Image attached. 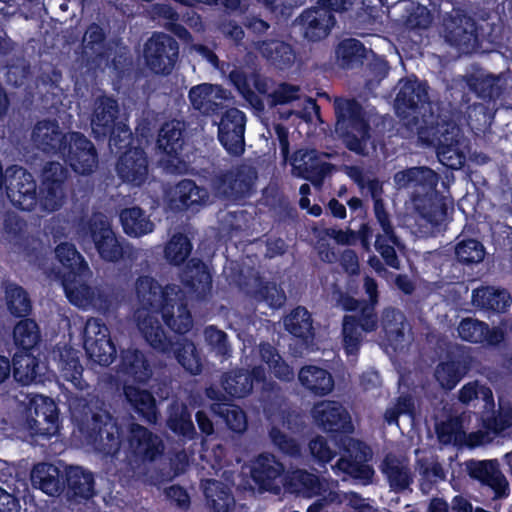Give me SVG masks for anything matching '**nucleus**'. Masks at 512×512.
I'll list each match as a JSON object with an SVG mask.
<instances>
[{
    "label": "nucleus",
    "mask_w": 512,
    "mask_h": 512,
    "mask_svg": "<svg viewBox=\"0 0 512 512\" xmlns=\"http://www.w3.org/2000/svg\"><path fill=\"white\" fill-rule=\"evenodd\" d=\"M399 243L398 236L395 232H392L391 234H378L374 244L375 249L379 252L385 264L394 269L400 268V260L394 248Z\"/></svg>",
    "instance_id": "bf43d9fd"
},
{
    "label": "nucleus",
    "mask_w": 512,
    "mask_h": 512,
    "mask_svg": "<svg viewBox=\"0 0 512 512\" xmlns=\"http://www.w3.org/2000/svg\"><path fill=\"white\" fill-rule=\"evenodd\" d=\"M186 146L185 124L179 120L163 123L157 138V147L167 157L178 162H184Z\"/></svg>",
    "instance_id": "cd10ccee"
},
{
    "label": "nucleus",
    "mask_w": 512,
    "mask_h": 512,
    "mask_svg": "<svg viewBox=\"0 0 512 512\" xmlns=\"http://www.w3.org/2000/svg\"><path fill=\"white\" fill-rule=\"evenodd\" d=\"M180 282L188 294L203 300L212 289V274L200 258H191L180 272Z\"/></svg>",
    "instance_id": "393cba45"
},
{
    "label": "nucleus",
    "mask_w": 512,
    "mask_h": 512,
    "mask_svg": "<svg viewBox=\"0 0 512 512\" xmlns=\"http://www.w3.org/2000/svg\"><path fill=\"white\" fill-rule=\"evenodd\" d=\"M284 327L292 336L303 341H307L314 336L311 314L303 306L294 308L284 318Z\"/></svg>",
    "instance_id": "09e8293b"
},
{
    "label": "nucleus",
    "mask_w": 512,
    "mask_h": 512,
    "mask_svg": "<svg viewBox=\"0 0 512 512\" xmlns=\"http://www.w3.org/2000/svg\"><path fill=\"white\" fill-rule=\"evenodd\" d=\"M72 416L87 444L106 456H116L127 443L128 451L142 462L154 461L163 453V442L148 428L130 423L128 429L109 412L99 398L82 399Z\"/></svg>",
    "instance_id": "f257e3e1"
},
{
    "label": "nucleus",
    "mask_w": 512,
    "mask_h": 512,
    "mask_svg": "<svg viewBox=\"0 0 512 512\" xmlns=\"http://www.w3.org/2000/svg\"><path fill=\"white\" fill-rule=\"evenodd\" d=\"M261 360L266 363L271 373L281 381H292L295 373L293 368L285 362L278 350L269 342L259 344Z\"/></svg>",
    "instance_id": "8fccbe9b"
},
{
    "label": "nucleus",
    "mask_w": 512,
    "mask_h": 512,
    "mask_svg": "<svg viewBox=\"0 0 512 512\" xmlns=\"http://www.w3.org/2000/svg\"><path fill=\"white\" fill-rule=\"evenodd\" d=\"M298 380L302 387L314 396H326L334 388V379L331 373L315 365H306L298 373Z\"/></svg>",
    "instance_id": "4c0bfd02"
},
{
    "label": "nucleus",
    "mask_w": 512,
    "mask_h": 512,
    "mask_svg": "<svg viewBox=\"0 0 512 512\" xmlns=\"http://www.w3.org/2000/svg\"><path fill=\"white\" fill-rule=\"evenodd\" d=\"M139 303L147 311L160 314L165 325L175 334L184 335L193 326L184 292L176 285L164 288L149 275L139 276L135 283Z\"/></svg>",
    "instance_id": "20e7f679"
},
{
    "label": "nucleus",
    "mask_w": 512,
    "mask_h": 512,
    "mask_svg": "<svg viewBox=\"0 0 512 512\" xmlns=\"http://www.w3.org/2000/svg\"><path fill=\"white\" fill-rule=\"evenodd\" d=\"M77 232L83 242L94 245L99 257L105 262L118 263L133 254L132 245L113 230L109 220L102 214L81 221Z\"/></svg>",
    "instance_id": "6e6552de"
},
{
    "label": "nucleus",
    "mask_w": 512,
    "mask_h": 512,
    "mask_svg": "<svg viewBox=\"0 0 512 512\" xmlns=\"http://www.w3.org/2000/svg\"><path fill=\"white\" fill-rule=\"evenodd\" d=\"M27 429L32 437L49 440L59 431V410L47 396L34 395L26 408Z\"/></svg>",
    "instance_id": "ddd939ff"
},
{
    "label": "nucleus",
    "mask_w": 512,
    "mask_h": 512,
    "mask_svg": "<svg viewBox=\"0 0 512 512\" xmlns=\"http://www.w3.org/2000/svg\"><path fill=\"white\" fill-rule=\"evenodd\" d=\"M336 132L345 147L357 155L367 154V143L371 139L369 117L355 98H336L334 101Z\"/></svg>",
    "instance_id": "423d86ee"
},
{
    "label": "nucleus",
    "mask_w": 512,
    "mask_h": 512,
    "mask_svg": "<svg viewBox=\"0 0 512 512\" xmlns=\"http://www.w3.org/2000/svg\"><path fill=\"white\" fill-rule=\"evenodd\" d=\"M369 51L358 39L347 38L338 43L335 55L339 65L344 69L363 66L368 59Z\"/></svg>",
    "instance_id": "49530a36"
},
{
    "label": "nucleus",
    "mask_w": 512,
    "mask_h": 512,
    "mask_svg": "<svg viewBox=\"0 0 512 512\" xmlns=\"http://www.w3.org/2000/svg\"><path fill=\"white\" fill-rule=\"evenodd\" d=\"M481 398L488 401L493 398L489 387L481 384L479 381H471L462 386L458 393V399L463 404H469L471 401Z\"/></svg>",
    "instance_id": "338daca9"
},
{
    "label": "nucleus",
    "mask_w": 512,
    "mask_h": 512,
    "mask_svg": "<svg viewBox=\"0 0 512 512\" xmlns=\"http://www.w3.org/2000/svg\"><path fill=\"white\" fill-rule=\"evenodd\" d=\"M413 200L417 213L428 223L438 225L445 219L447 199L438 191L415 196Z\"/></svg>",
    "instance_id": "e433bc0d"
},
{
    "label": "nucleus",
    "mask_w": 512,
    "mask_h": 512,
    "mask_svg": "<svg viewBox=\"0 0 512 512\" xmlns=\"http://www.w3.org/2000/svg\"><path fill=\"white\" fill-rule=\"evenodd\" d=\"M439 175L426 166L410 167L394 175L395 183L400 187H421L425 193L437 191Z\"/></svg>",
    "instance_id": "72a5a7b5"
},
{
    "label": "nucleus",
    "mask_w": 512,
    "mask_h": 512,
    "mask_svg": "<svg viewBox=\"0 0 512 512\" xmlns=\"http://www.w3.org/2000/svg\"><path fill=\"white\" fill-rule=\"evenodd\" d=\"M84 349L93 362L107 367L114 362L117 349L110 330L100 319H90L84 329Z\"/></svg>",
    "instance_id": "dca6fc26"
},
{
    "label": "nucleus",
    "mask_w": 512,
    "mask_h": 512,
    "mask_svg": "<svg viewBox=\"0 0 512 512\" xmlns=\"http://www.w3.org/2000/svg\"><path fill=\"white\" fill-rule=\"evenodd\" d=\"M468 475L483 486L489 487L494 497L499 499L508 496L509 483L500 469L497 459L470 460L466 463Z\"/></svg>",
    "instance_id": "412c9836"
},
{
    "label": "nucleus",
    "mask_w": 512,
    "mask_h": 512,
    "mask_svg": "<svg viewBox=\"0 0 512 512\" xmlns=\"http://www.w3.org/2000/svg\"><path fill=\"white\" fill-rule=\"evenodd\" d=\"M108 144L112 151L117 154H122L130 147H133V135L130 128L124 124L119 122L118 125L115 126L113 133L107 135Z\"/></svg>",
    "instance_id": "69168bd1"
},
{
    "label": "nucleus",
    "mask_w": 512,
    "mask_h": 512,
    "mask_svg": "<svg viewBox=\"0 0 512 512\" xmlns=\"http://www.w3.org/2000/svg\"><path fill=\"white\" fill-rule=\"evenodd\" d=\"M293 481L297 490L306 497H314L320 494L322 484L317 475L306 470H296L293 473Z\"/></svg>",
    "instance_id": "0e129e2a"
},
{
    "label": "nucleus",
    "mask_w": 512,
    "mask_h": 512,
    "mask_svg": "<svg viewBox=\"0 0 512 512\" xmlns=\"http://www.w3.org/2000/svg\"><path fill=\"white\" fill-rule=\"evenodd\" d=\"M395 109L399 117L418 121L432 115L433 103L429 97V85L426 81L405 78L399 82V91L395 98ZM418 128L419 140L427 146L437 147L440 160L451 169L460 168L465 162L464 154L459 150V128L452 121H436Z\"/></svg>",
    "instance_id": "f03ea898"
},
{
    "label": "nucleus",
    "mask_w": 512,
    "mask_h": 512,
    "mask_svg": "<svg viewBox=\"0 0 512 512\" xmlns=\"http://www.w3.org/2000/svg\"><path fill=\"white\" fill-rule=\"evenodd\" d=\"M257 171L247 164H238L219 172L212 180L215 195L230 203H240L255 191Z\"/></svg>",
    "instance_id": "9d476101"
},
{
    "label": "nucleus",
    "mask_w": 512,
    "mask_h": 512,
    "mask_svg": "<svg viewBox=\"0 0 512 512\" xmlns=\"http://www.w3.org/2000/svg\"><path fill=\"white\" fill-rule=\"evenodd\" d=\"M123 394L130 409L137 414L141 421L148 424H156L159 411L154 395L134 385H124Z\"/></svg>",
    "instance_id": "7c9ffc66"
},
{
    "label": "nucleus",
    "mask_w": 512,
    "mask_h": 512,
    "mask_svg": "<svg viewBox=\"0 0 512 512\" xmlns=\"http://www.w3.org/2000/svg\"><path fill=\"white\" fill-rule=\"evenodd\" d=\"M193 249L190 239L183 233H175L164 249L167 262L173 266H180L188 259Z\"/></svg>",
    "instance_id": "4d7b16f0"
},
{
    "label": "nucleus",
    "mask_w": 512,
    "mask_h": 512,
    "mask_svg": "<svg viewBox=\"0 0 512 512\" xmlns=\"http://www.w3.org/2000/svg\"><path fill=\"white\" fill-rule=\"evenodd\" d=\"M454 253L458 263L471 266L483 261L486 250L483 243L479 240L464 238L455 245Z\"/></svg>",
    "instance_id": "6e6d98bb"
},
{
    "label": "nucleus",
    "mask_w": 512,
    "mask_h": 512,
    "mask_svg": "<svg viewBox=\"0 0 512 512\" xmlns=\"http://www.w3.org/2000/svg\"><path fill=\"white\" fill-rule=\"evenodd\" d=\"M284 465L271 454H260L252 468L251 478L260 492H280Z\"/></svg>",
    "instance_id": "a878e982"
},
{
    "label": "nucleus",
    "mask_w": 512,
    "mask_h": 512,
    "mask_svg": "<svg viewBox=\"0 0 512 512\" xmlns=\"http://www.w3.org/2000/svg\"><path fill=\"white\" fill-rule=\"evenodd\" d=\"M208 197L206 188L198 186L194 180L185 178L175 185L171 203L176 209L186 211L205 204Z\"/></svg>",
    "instance_id": "f704fd0d"
},
{
    "label": "nucleus",
    "mask_w": 512,
    "mask_h": 512,
    "mask_svg": "<svg viewBox=\"0 0 512 512\" xmlns=\"http://www.w3.org/2000/svg\"><path fill=\"white\" fill-rule=\"evenodd\" d=\"M69 501L82 503L96 495L95 479L92 472L80 466H70L65 470V489Z\"/></svg>",
    "instance_id": "c85d7f7f"
},
{
    "label": "nucleus",
    "mask_w": 512,
    "mask_h": 512,
    "mask_svg": "<svg viewBox=\"0 0 512 512\" xmlns=\"http://www.w3.org/2000/svg\"><path fill=\"white\" fill-rule=\"evenodd\" d=\"M138 328L145 341L155 351L164 354L174 351L177 362L185 371L194 376L201 374L202 359L192 340L182 338L175 343L173 338L167 335L158 319L149 315L138 320Z\"/></svg>",
    "instance_id": "0eeeda50"
},
{
    "label": "nucleus",
    "mask_w": 512,
    "mask_h": 512,
    "mask_svg": "<svg viewBox=\"0 0 512 512\" xmlns=\"http://www.w3.org/2000/svg\"><path fill=\"white\" fill-rule=\"evenodd\" d=\"M380 470L394 491L407 489L413 481L409 467L392 453L385 455Z\"/></svg>",
    "instance_id": "79ce46f5"
},
{
    "label": "nucleus",
    "mask_w": 512,
    "mask_h": 512,
    "mask_svg": "<svg viewBox=\"0 0 512 512\" xmlns=\"http://www.w3.org/2000/svg\"><path fill=\"white\" fill-rule=\"evenodd\" d=\"M31 481L49 496H59L65 489V473L51 463H38L31 471Z\"/></svg>",
    "instance_id": "473e14b6"
},
{
    "label": "nucleus",
    "mask_w": 512,
    "mask_h": 512,
    "mask_svg": "<svg viewBox=\"0 0 512 512\" xmlns=\"http://www.w3.org/2000/svg\"><path fill=\"white\" fill-rule=\"evenodd\" d=\"M32 139L38 149L47 154L59 155L63 153L68 133L61 130L57 120L44 119L35 125Z\"/></svg>",
    "instance_id": "c756f323"
},
{
    "label": "nucleus",
    "mask_w": 512,
    "mask_h": 512,
    "mask_svg": "<svg viewBox=\"0 0 512 512\" xmlns=\"http://www.w3.org/2000/svg\"><path fill=\"white\" fill-rule=\"evenodd\" d=\"M123 231L130 237H141L153 232L155 225L139 206L124 208L119 214Z\"/></svg>",
    "instance_id": "a18cd8bd"
},
{
    "label": "nucleus",
    "mask_w": 512,
    "mask_h": 512,
    "mask_svg": "<svg viewBox=\"0 0 512 512\" xmlns=\"http://www.w3.org/2000/svg\"><path fill=\"white\" fill-rule=\"evenodd\" d=\"M368 299H362L361 313L344 315L342 321L343 346L347 355H356L360 350L362 332L371 333L378 328L376 306L379 303L377 281L366 275L363 284Z\"/></svg>",
    "instance_id": "1a4fd4ad"
},
{
    "label": "nucleus",
    "mask_w": 512,
    "mask_h": 512,
    "mask_svg": "<svg viewBox=\"0 0 512 512\" xmlns=\"http://www.w3.org/2000/svg\"><path fill=\"white\" fill-rule=\"evenodd\" d=\"M167 427L175 434L187 439H194L196 430L191 418V412L185 404H172L169 407Z\"/></svg>",
    "instance_id": "3c124183"
},
{
    "label": "nucleus",
    "mask_w": 512,
    "mask_h": 512,
    "mask_svg": "<svg viewBox=\"0 0 512 512\" xmlns=\"http://www.w3.org/2000/svg\"><path fill=\"white\" fill-rule=\"evenodd\" d=\"M472 303L486 311L504 313L511 304V296L506 289L481 286L472 291Z\"/></svg>",
    "instance_id": "58836bf2"
},
{
    "label": "nucleus",
    "mask_w": 512,
    "mask_h": 512,
    "mask_svg": "<svg viewBox=\"0 0 512 512\" xmlns=\"http://www.w3.org/2000/svg\"><path fill=\"white\" fill-rule=\"evenodd\" d=\"M68 170L59 162H47L42 170L41 184L37 193V184L33 175L22 167L15 169L6 177L4 185L11 204L19 210L30 212L35 209L38 199L44 210H59L66 198Z\"/></svg>",
    "instance_id": "7ed1b4c3"
},
{
    "label": "nucleus",
    "mask_w": 512,
    "mask_h": 512,
    "mask_svg": "<svg viewBox=\"0 0 512 512\" xmlns=\"http://www.w3.org/2000/svg\"><path fill=\"white\" fill-rule=\"evenodd\" d=\"M259 50L264 58L281 70L289 68L295 60L293 47L281 40L263 41Z\"/></svg>",
    "instance_id": "de8ad7c7"
},
{
    "label": "nucleus",
    "mask_w": 512,
    "mask_h": 512,
    "mask_svg": "<svg viewBox=\"0 0 512 512\" xmlns=\"http://www.w3.org/2000/svg\"><path fill=\"white\" fill-rule=\"evenodd\" d=\"M472 363L473 357L464 346L450 347L444 358L435 367V380L443 389L451 391L468 374Z\"/></svg>",
    "instance_id": "4468645a"
},
{
    "label": "nucleus",
    "mask_w": 512,
    "mask_h": 512,
    "mask_svg": "<svg viewBox=\"0 0 512 512\" xmlns=\"http://www.w3.org/2000/svg\"><path fill=\"white\" fill-rule=\"evenodd\" d=\"M246 115L235 107L221 113L218 126V140L223 148L233 156H241L245 151Z\"/></svg>",
    "instance_id": "a211bd4d"
},
{
    "label": "nucleus",
    "mask_w": 512,
    "mask_h": 512,
    "mask_svg": "<svg viewBox=\"0 0 512 512\" xmlns=\"http://www.w3.org/2000/svg\"><path fill=\"white\" fill-rule=\"evenodd\" d=\"M305 39L318 42L326 38L336 24L335 15L321 5L305 9L295 20Z\"/></svg>",
    "instance_id": "5701e85b"
},
{
    "label": "nucleus",
    "mask_w": 512,
    "mask_h": 512,
    "mask_svg": "<svg viewBox=\"0 0 512 512\" xmlns=\"http://www.w3.org/2000/svg\"><path fill=\"white\" fill-rule=\"evenodd\" d=\"M467 84L477 97L485 101H495L503 93L502 87L499 85V79L495 76H471L467 80Z\"/></svg>",
    "instance_id": "13d9d810"
},
{
    "label": "nucleus",
    "mask_w": 512,
    "mask_h": 512,
    "mask_svg": "<svg viewBox=\"0 0 512 512\" xmlns=\"http://www.w3.org/2000/svg\"><path fill=\"white\" fill-rule=\"evenodd\" d=\"M211 409L232 432L242 434L246 431L248 425L247 417L243 409L238 405L227 402L214 403Z\"/></svg>",
    "instance_id": "5fc2aeb1"
},
{
    "label": "nucleus",
    "mask_w": 512,
    "mask_h": 512,
    "mask_svg": "<svg viewBox=\"0 0 512 512\" xmlns=\"http://www.w3.org/2000/svg\"><path fill=\"white\" fill-rule=\"evenodd\" d=\"M119 371L123 376L138 384H147L153 376L150 361L138 349L121 351Z\"/></svg>",
    "instance_id": "2f4dec72"
},
{
    "label": "nucleus",
    "mask_w": 512,
    "mask_h": 512,
    "mask_svg": "<svg viewBox=\"0 0 512 512\" xmlns=\"http://www.w3.org/2000/svg\"><path fill=\"white\" fill-rule=\"evenodd\" d=\"M223 387L234 398H244L256 391L258 401L265 412L274 411L282 403L280 386L267 379L262 365L254 366L251 370L237 368L226 373Z\"/></svg>",
    "instance_id": "39448f33"
},
{
    "label": "nucleus",
    "mask_w": 512,
    "mask_h": 512,
    "mask_svg": "<svg viewBox=\"0 0 512 512\" xmlns=\"http://www.w3.org/2000/svg\"><path fill=\"white\" fill-rule=\"evenodd\" d=\"M344 454L337 460L334 470L341 472L363 485L373 481L375 471L367 462L372 456L371 449L363 441L353 438H341Z\"/></svg>",
    "instance_id": "9b49d317"
},
{
    "label": "nucleus",
    "mask_w": 512,
    "mask_h": 512,
    "mask_svg": "<svg viewBox=\"0 0 512 512\" xmlns=\"http://www.w3.org/2000/svg\"><path fill=\"white\" fill-rule=\"evenodd\" d=\"M213 85L202 83L192 87L188 93V98L192 107L205 116H214L223 109L221 103L211 100Z\"/></svg>",
    "instance_id": "864d4df0"
},
{
    "label": "nucleus",
    "mask_w": 512,
    "mask_h": 512,
    "mask_svg": "<svg viewBox=\"0 0 512 512\" xmlns=\"http://www.w3.org/2000/svg\"><path fill=\"white\" fill-rule=\"evenodd\" d=\"M116 173L123 183L141 187L148 178V157L142 147H130L118 157Z\"/></svg>",
    "instance_id": "4be33fe9"
},
{
    "label": "nucleus",
    "mask_w": 512,
    "mask_h": 512,
    "mask_svg": "<svg viewBox=\"0 0 512 512\" xmlns=\"http://www.w3.org/2000/svg\"><path fill=\"white\" fill-rule=\"evenodd\" d=\"M371 58L367 59L364 68L365 86L374 87L387 77L390 67L388 61L384 57L376 55L372 50Z\"/></svg>",
    "instance_id": "052dcab7"
},
{
    "label": "nucleus",
    "mask_w": 512,
    "mask_h": 512,
    "mask_svg": "<svg viewBox=\"0 0 512 512\" xmlns=\"http://www.w3.org/2000/svg\"><path fill=\"white\" fill-rule=\"evenodd\" d=\"M58 368L62 377L76 389L84 391L89 388L88 382L83 378V366L77 352L72 347H64L59 350Z\"/></svg>",
    "instance_id": "a19ab883"
},
{
    "label": "nucleus",
    "mask_w": 512,
    "mask_h": 512,
    "mask_svg": "<svg viewBox=\"0 0 512 512\" xmlns=\"http://www.w3.org/2000/svg\"><path fill=\"white\" fill-rule=\"evenodd\" d=\"M147 68L155 75L167 76L173 71L179 58V43L163 32H154L143 49Z\"/></svg>",
    "instance_id": "f8f14e48"
},
{
    "label": "nucleus",
    "mask_w": 512,
    "mask_h": 512,
    "mask_svg": "<svg viewBox=\"0 0 512 512\" xmlns=\"http://www.w3.org/2000/svg\"><path fill=\"white\" fill-rule=\"evenodd\" d=\"M69 301L78 306H91L103 315H107L116 309L118 295L109 286H90L80 284L74 289L65 286Z\"/></svg>",
    "instance_id": "6ab92c4d"
},
{
    "label": "nucleus",
    "mask_w": 512,
    "mask_h": 512,
    "mask_svg": "<svg viewBox=\"0 0 512 512\" xmlns=\"http://www.w3.org/2000/svg\"><path fill=\"white\" fill-rule=\"evenodd\" d=\"M55 256L66 270L67 280L84 276L89 272V266L74 244L62 242L55 248Z\"/></svg>",
    "instance_id": "37998d69"
},
{
    "label": "nucleus",
    "mask_w": 512,
    "mask_h": 512,
    "mask_svg": "<svg viewBox=\"0 0 512 512\" xmlns=\"http://www.w3.org/2000/svg\"><path fill=\"white\" fill-rule=\"evenodd\" d=\"M19 318L20 320L15 323L12 331V338L16 350H38V346L42 340L38 323L28 316Z\"/></svg>",
    "instance_id": "c03bdc74"
},
{
    "label": "nucleus",
    "mask_w": 512,
    "mask_h": 512,
    "mask_svg": "<svg viewBox=\"0 0 512 512\" xmlns=\"http://www.w3.org/2000/svg\"><path fill=\"white\" fill-rule=\"evenodd\" d=\"M477 22L464 11H457L444 23L446 41L451 45L469 49L478 39Z\"/></svg>",
    "instance_id": "bb28decb"
},
{
    "label": "nucleus",
    "mask_w": 512,
    "mask_h": 512,
    "mask_svg": "<svg viewBox=\"0 0 512 512\" xmlns=\"http://www.w3.org/2000/svg\"><path fill=\"white\" fill-rule=\"evenodd\" d=\"M457 331L463 341L474 344L483 343L485 332L488 331V324L484 321L468 317L461 320Z\"/></svg>",
    "instance_id": "680f3d73"
},
{
    "label": "nucleus",
    "mask_w": 512,
    "mask_h": 512,
    "mask_svg": "<svg viewBox=\"0 0 512 512\" xmlns=\"http://www.w3.org/2000/svg\"><path fill=\"white\" fill-rule=\"evenodd\" d=\"M258 301L265 302L271 308H280L286 301L284 291L274 282H261L254 292Z\"/></svg>",
    "instance_id": "e2e57ef3"
},
{
    "label": "nucleus",
    "mask_w": 512,
    "mask_h": 512,
    "mask_svg": "<svg viewBox=\"0 0 512 512\" xmlns=\"http://www.w3.org/2000/svg\"><path fill=\"white\" fill-rule=\"evenodd\" d=\"M119 104L113 96L106 94L98 96L93 102L91 116V129L97 141L106 140L107 135L112 134L119 122Z\"/></svg>",
    "instance_id": "b1692460"
},
{
    "label": "nucleus",
    "mask_w": 512,
    "mask_h": 512,
    "mask_svg": "<svg viewBox=\"0 0 512 512\" xmlns=\"http://www.w3.org/2000/svg\"><path fill=\"white\" fill-rule=\"evenodd\" d=\"M269 437L272 444L282 453L292 457L300 454V446L297 441L282 432L277 426H272L270 428Z\"/></svg>",
    "instance_id": "774afa93"
},
{
    "label": "nucleus",
    "mask_w": 512,
    "mask_h": 512,
    "mask_svg": "<svg viewBox=\"0 0 512 512\" xmlns=\"http://www.w3.org/2000/svg\"><path fill=\"white\" fill-rule=\"evenodd\" d=\"M59 156L79 175H91L98 165V152L94 144L81 132H69L63 153Z\"/></svg>",
    "instance_id": "2eb2a0df"
},
{
    "label": "nucleus",
    "mask_w": 512,
    "mask_h": 512,
    "mask_svg": "<svg viewBox=\"0 0 512 512\" xmlns=\"http://www.w3.org/2000/svg\"><path fill=\"white\" fill-rule=\"evenodd\" d=\"M207 506L213 512H232L235 498L229 486L216 479H205L201 482Z\"/></svg>",
    "instance_id": "c9c22d12"
},
{
    "label": "nucleus",
    "mask_w": 512,
    "mask_h": 512,
    "mask_svg": "<svg viewBox=\"0 0 512 512\" xmlns=\"http://www.w3.org/2000/svg\"><path fill=\"white\" fill-rule=\"evenodd\" d=\"M316 424L334 440L341 442V438L353 432L351 417L346 408L337 401H322L312 409Z\"/></svg>",
    "instance_id": "f3484780"
},
{
    "label": "nucleus",
    "mask_w": 512,
    "mask_h": 512,
    "mask_svg": "<svg viewBox=\"0 0 512 512\" xmlns=\"http://www.w3.org/2000/svg\"><path fill=\"white\" fill-rule=\"evenodd\" d=\"M16 350L12 363V373L16 382L21 385H29L40 377V359L35 352Z\"/></svg>",
    "instance_id": "ea45409f"
},
{
    "label": "nucleus",
    "mask_w": 512,
    "mask_h": 512,
    "mask_svg": "<svg viewBox=\"0 0 512 512\" xmlns=\"http://www.w3.org/2000/svg\"><path fill=\"white\" fill-rule=\"evenodd\" d=\"M295 175L309 181L315 187H321L331 173L333 164L323 161L316 149H298L291 157Z\"/></svg>",
    "instance_id": "aec40b11"
},
{
    "label": "nucleus",
    "mask_w": 512,
    "mask_h": 512,
    "mask_svg": "<svg viewBox=\"0 0 512 512\" xmlns=\"http://www.w3.org/2000/svg\"><path fill=\"white\" fill-rule=\"evenodd\" d=\"M7 310L15 318L29 316L32 302L27 291L20 285L8 282L4 287Z\"/></svg>",
    "instance_id": "603ef678"
}]
</instances>
